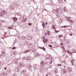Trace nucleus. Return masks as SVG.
Here are the masks:
<instances>
[{"label": "nucleus", "instance_id": "c03bdc74", "mask_svg": "<svg viewBox=\"0 0 76 76\" xmlns=\"http://www.w3.org/2000/svg\"><path fill=\"white\" fill-rule=\"evenodd\" d=\"M71 63H74V60H73V59H71Z\"/></svg>", "mask_w": 76, "mask_h": 76}, {"label": "nucleus", "instance_id": "69168bd1", "mask_svg": "<svg viewBox=\"0 0 76 76\" xmlns=\"http://www.w3.org/2000/svg\"><path fill=\"white\" fill-rule=\"evenodd\" d=\"M7 69V67H5V68H4V70H6Z\"/></svg>", "mask_w": 76, "mask_h": 76}, {"label": "nucleus", "instance_id": "6e6552de", "mask_svg": "<svg viewBox=\"0 0 76 76\" xmlns=\"http://www.w3.org/2000/svg\"><path fill=\"white\" fill-rule=\"evenodd\" d=\"M27 67L28 69H29V70H31V68H32V66L29 64H28L27 66Z\"/></svg>", "mask_w": 76, "mask_h": 76}, {"label": "nucleus", "instance_id": "09e8293b", "mask_svg": "<svg viewBox=\"0 0 76 76\" xmlns=\"http://www.w3.org/2000/svg\"><path fill=\"white\" fill-rule=\"evenodd\" d=\"M12 50H16V47H14L12 48Z\"/></svg>", "mask_w": 76, "mask_h": 76}, {"label": "nucleus", "instance_id": "1a4fd4ad", "mask_svg": "<svg viewBox=\"0 0 76 76\" xmlns=\"http://www.w3.org/2000/svg\"><path fill=\"white\" fill-rule=\"evenodd\" d=\"M18 61H19L18 58H15L14 60V62L15 63V64H18Z\"/></svg>", "mask_w": 76, "mask_h": 76}, {"label": "nucleus", "instance_id": "dca6fc26", "mask_svg": "<svg viewBox=\"0 0 76 76\" xmlns=\"http://www.w3.org/2000/svg\"><path fill=\"white\" fill-rule=\"evenodd\" d=\"M20 71V69H18V67L15 69V71L16 72H19Z\"/></svg>", "mask_w": 76, "mask_h": 76}, {"label": "nucleus", "instance_id": "58836bf2", "mask_svg": "<svg viewBox=\"0 0 76 76\" xmlns=\"http://www.w3.org/2000/svg\"><path fill=\"white\" fill-rule=\"evenodd\" d=\"M8 28L9 29H13V28H12L11 27H8Z\"/></svg>", "mask_w": 76, "mask_h": 76}, {"label": "nucleus", "instance_id": "4c0bfd02", "mask_svg": "<svg viewBox=\"0 0 76 76\" xmlns=\"http://www.w3.org/2000/svg\"><path fill=\"white\" fill-rule=\"evenodd\" d=\"M63 36L62 34H61V35H59L58 37H60V38H61V37H62Z\"/></svg>", "mask_w": 76, "mask_h": 76}, {"label": "nucleus", "instance_id": "4468645a", "mask_svg": "<svg viewBox=\"0 0 76 76\" xmlns=\"http://www.w3.org/2000/svg\"><path fill=\"white\" fill-rule=\"evenodd\" d=\"M15 16H20L21 15V14L20 12H16L15 13Z\"/></svg>", "mask_w": 76, "mask_h": 76}, {"label": "nucleus", "instance_id": "ddd939ff", "mask_svg": "<svg viewBox=\"0 0 76 76\" xmlns=\"http://www.w3.org/2000/svg\"><path fill=\"white\" fill-rule=\"evenodd\" d=\"M2 53L3 54V57H5V56H6V53H5V50H2Z\"/></svg>", "mask_w": 76, "mask_h": 76}, {"label": "nucleus", "instance_id": "f03ea898", "mask_svg": "<svg viewBox=\"0 0 76 76\" xmlns=\"http://www.w3.org/2000/svg\"><path fill=\"white\" fill-rule=\"evenodd\" d=\"M65 18H66V19H67L66 20L67 21H68L69 22H71L72 23H74V21H72V20H70V19H71V18H70V17H66Z\"/></svg>", "mask_w": 76, "mask_h": 76}, {"label": "nucleus", "instance_id": "0eeeda50", "mask_svg": "<svg viewBox=\"0 0 76 76\" xmlns=\"http://www.w3.org/2000/svg\"><path fill=\"white\" fill-rule=\"evenodd\" d=\"M40 66L41 67H44L45 66V62L44 61H41L40 63Z\"/></svg>", "mask_w": 76, "mask_h": 76}, {"label": "nucleus", "instance_id": "4be33fe9", "mask_svg": "<svg viewBox=\"0 0 76 76\" xmlns=\"http://www.w3.org/2000/svg\"><path fill=\"white\" fill-rule=\"evenodd\" d=\"M39 48H41V49H42V50H43L44 51H45V48H44V47H39Z\"/></svg>", "mask_w": 76, "mask_h": 76}, {"label": "nucleus", "instance_id": "37998d69", "mask_svg": "<svg viewBox=\"0 0 76 76\" xmlns=\"http://www.w3.org/2000/svg\"><path fill=\"white\" fill-rule=\"evenodd\" d=\"M12 54H13L14 55V56H15V55H16V53L15 52H12Z\"/></svg>", "mask_w": 76, "mask_h": 76}, {"label": "nucleus", "instance_id": "b1692460", "mask_svg": "<svg viewBox=\"0 0 76 76\" xmlns=\"http://www.w3.org/2000/svg\"><path fill=\"white\" fill-rule=\"evenodd\" d=\"M64 12H67V10L66 9V7L64 8Z\"/></svg>", "mask_w": 76, "mask_h": 76}, {"label": "nucleus", "instance_id": "9b49d317", "mask_svg": "<svg viewBox=\"0 0 76 76\" xmlns=\"http://www.w3.org/2000/svg\"><path fill=\"white\" fill-rule=\"evenodd\" d=\"M33 38V37L32 36H28L27 38V39L28 40H31Z\"/></svg>", "mask_w": 76, "mask_h": 76}, {"label": "nucleus", "instance_id": "6ab92c4d", "mask_svg": "<svg viewBox=\"0 0 76 76\" xmlns=\"http://www.w3.org/2000/svg\"><path fill=\"white\" fill-rule=\"evenodd\" d=\"M58 3H59L62 4L63 2V0H58Z\"/></svg>", "mask_w": 76, "mask_h": 76}, {"label": "nucleus", "instance_id": "4d7b16f0", "mask_svg": "<svg viewBox=\"0 0 76 76\" xmlns=\"http://www.w3.org/2000/svg\"><path fill=\"white\" fill-rule=\"evenodd\" d=\"M53 62V60H51L50 61V64H52V63Z\"/></svg>", "mask_w": 76, "mask_h": 76}, {"label": "nucleus", "instance_id": "a18cd8bd", "mask_svg": "<svg viewBox=\"0 0 76 76\" xmlns=\"http://www.w3.org/2000/svg\"><path fill=\"white\" fill-rule=\"evenodd\" d=\"M2 75L3 76H5V72H3L2 73Z\"/></svg>", "mask_w": 76, "mask_h": 76}, {"label": "nucleus", "instance_id": "423d86ee", "mask_svg": "<svg viewBox=\"0 0 76 76\" xmlns=\"http://www.w3.org/2000/svg\"><path fill=\"white\" fill-rule=\"evenodd\" d=\"M13 4L15 6V7H16V8H17V7H18L19 6V5L16 2L13 3Z\"/></svg>", "mask_w": 76, "mask_h": 76}, {"label": "nucleus", "instance_id": "c9c22d12", "mask_svg": "<svg viewBox=\"0 0 76 76\" xmlns=\"http://www.w3.org/2000/svg\"><path fill=\"white\" fill-rule=\"evenodd\" d=\"M3 57V54L2 53V54L0 55V58H2Z\"/></svg>", "mask_w": 76, "mask_h": 76}, {"label": "nucleus", "instance_id": "f257e3e1", "mask_svg": "<svg viewBox=\"0 0 76 76\" xmlns=\"http://www.w3.org/2000/svg\"><path fill=\"white\" fill-rule=\"evenodd\" d=\"M7 12L4 10L0 12V17H4V14H7Z\"/></svg>", "mask_w": 76, "mask_h": 76}, {"label": "nucleus", "instance_id": "052dcab7", "mask_svg": "<svg viewBox=\"0 0 76 76\" xmlns=\"http://www.w3.org/2000/svg\"><path fill=\"white\" fill-rule=\"evenodd\" d=\"M2 25V24H1V23H0V28H1V26Z\"/></svg>", "mask_w": 76, "mask_h": 76}, {"label": "nucleus", "instance_id": "a878e982", "mask_svg": "<svg viewBox=\"0 0 76 76\" xmlns=\"http://www.w3.org/2000/svg\"><path fill=\"white\" fill-rule=\"evenodd\" d=\"M37 66H38V65L35 64V67L34 66L33 67V68L34 69H35H35H37Z\"/></svg>", "mask_w": 76, "mask_h": 76}, {"label": "nucleus", "instance_id": "7c9ffc66", "mask_svg": "<svg viewBox=\"0 0 76 76\" xmlns=\"http://www.w3.org/2000/svg\"><path fill=\"white\" fill-rule=\"evenodd\" d=\"M52 12L54 13H55L56 12V9H53L52 10Z\"/></svg>", "mask_w": 76, "mask_h": 76}, {"label": "nucleus", "instance_id": "5701e85b", "mask_svg": "<svg viewBox=\"0 0 76 76\" xmlns=\"http://www.w3.org/2000/svg\"><path fill=\"white\" fill-rule=\"evenodd\" d=\"M42 26L43 27V28H45V23L43 22V24H42Z\"/></svg>", "mask_w": 76, "mask_h": 76}, {"label": "nucleus", "instance_id": "6e6d98bb", "mask_svg": "<svg viewBox=\"0 0 76 76\" xmlns=\"http://www.w3.org/2000/svg\"><path fill=\"white\" fill-rule=\"evenodd\" d=\"M62 48H63V49H64L65 50H66V49H65V48H64V46H62Z\"/></svg>", "mask_w": 76, "mask_h": 76}, {"label": "nucleus", "instance_id": "864d4df0", "mask_svg": "<svg viewBox=\"0 0 76 76\" xmlns=\"http://www.w3.org/2000/svg\"><path fill=\"white\" fill-rule=\"evenodd\" d=\"M64 26V28H66L67 27H68L69 26Z\"/></svg>", "mask_w": 76, "mask_h": 76}, {"label": "nucleus", "instance_id": "9d476101", "mask_svg": "<svg viewBox=\"0 0 76 76\" xmlns=\"http://www.w3.org/2000/svg\"><path fill=\"white\" fill-rule=\"evenodd\" d=\"M18 66L19 68H21V67H23V65L22 64V63H19Z\"/></svg>", "mask_w": 76, "mask_h": 76}, {"label": "nucleus", "instance_id": "e2e57ef3", "mask_svg": "<svg viewBox=\"0 0 76 76\" xmlns=\"http://www.w3.org/2000/svg\"><path fill=\"white\" fill-rule=\"evenodd\" d=\"M25 70H23V71L22 72V73H25Z\"/></svg>", "mask_w": 76, "mask_h": 76}, {"label": "nucleus", "instance_id": "a19ab883", "mask_svg": "<svg viewBox=\"0 0 76 76\" xmlns=\"http://www.w3.org/2000/svg\"><path fill=\"white\" fill-rule=\"evenodd\" d=\"M22 38L24 40H25V39H26V37H22Z\"/></svg>", "mask_w": 76, "mask_h": 76}, {"label": "nucleus", "instance_id": "3c124183", "mask_svg": "<svg viewBox=\"0 0 76 76\" xmlns=\"http://www.w3.org/2000/svg\"><path fill=\"white\" fill-rule=\"evenodd\" d=\"M4 36H5L6 35V34H7V32H4Z\"/></svg>", "mask_w": 76, "mask_h": 76}, {"label": "nucleus", "instance_id": "79ce46f5", "mask_svg": "<svg viewBox=\"0 0 76 76\" xmlns=\"http://www.w3.org/2000/svg\"><path fill=\"white\" fill-rule=\"evenodd\" d=\"M32 23H28V25H29V26H31V25H32Z\"/></svg>", "mask_w": 76, "mask_h": 76}, {"label": "nucleus", "instance_id": "7ed1b4c3", "mask_svg": "<svg viewBox=\"0 0 76 76\" xmlns=\"http://www.w3.org/2000/svg\"><path fill=\"white\" fill-rule=\"evenodd\" d=\"M9 8L11 10H13V9H14L15 8V6L13 4H12V5H11L9 7Z\"/></svg>", "mask_w": 76, "mask_h": 76}, {"label": "nucleus", "instance_id": "603ef678", "mask_svg": "<svg viewBox=\"0 0 76 76\" xmlns=\"http://www.w3.org/2000/svg\"><path fill=\"white\" fill-rule=\"evenodd\" d=\"M25 43L27 45H28V44H29V43H28V42H25Z\"/></svg>", "mask_w": 76, "mask_h": 76}, {"label": "nucleus", "instance_id": "5fc2aeb1", "mask_svg": "<svg viewBox=\"0 0 76 76\" xmlns=\"http://www.w3.org/2000/svg\"><path fill=\"white\" fill-rule=\"evenodd\" d=\"M1 22H2V23H4V22H5V21H4V20H1Z\"/></svg>", "mask_w": 76, "mask_h": 76}, {"label": "nucleus", "instance_id": "f3484780", "mask_svg": "<svg viewBox=\"0 0 76 76\" xmlns=\"http://www.w3.org/2000/svg\"><path fill=\"white\" fill-rule=\"evenodd\" d=\"M30 51H31V50L28 49L24 51V53L26 54V53H28V52H30Z\"/></svg>", "mask_w": 76, "mask_h": 76}, {"label": "nucleus", "instance_id": "2eb2a0df", "mask_svg": "<svg viewBox=\"0 0 76 76\" xmlns=\"http://www.w3.org/2000/svg\"><path fill=\"white\" fill-rule=\"evenodd\" d=\"M48 41V40L47 39H45V40H43V42L47 44V42Z\"/></svg>", "mask_w": 76, "mask_h": 76}, {"label": "nucleus", "instance_id": "a211bd4d", "mask_svg": "<svg viewBox=\"0 0 76 76\" xmlns=\"http://www.w3.org/2000/svg\"><path fill=\"white\" fill-rule=\"evenodd\" d=\"M41 54L39 53H36V54L35 56L36 57H39L41 56Z\"/></svg>", "mask_w": 76, "mask_h": 76}, {"label": "nucleus", "instance_id": "f8f14e48", "mask_svg": "<svg viewBox=\"0 0 76 76\" xmlns=\"http://www.w3.org/2000/svg\"><path fill=\"white\" fill-rule=\"evenodd\" d=\"M67 70L68 72L70 73V72H72V69H71V68L69 67L67 68Z\"/></svg>", "mask_w": 76, "mask_h": 76}, {"label": "nucleus", "instance_id": "aec40b11", "mask_svg": "<svg viewBox=\"0 0 76 76\" xmlns=\"http://www.w3.org/2000/svg\"><path fill=\"white\" fill-rule=\"evenodd\" d=\"M39 70L41 73V72H43V69H42V68H40V69H39Z\"/></svg>", "mask_w": 76, "mask_h": 76}, {"label": "nucleus", "instance_id": "bf43d9fd", "mask_svg": "<svg viewBox=\"0 0 76 76\" xmlns=\"http://www.w3.org/2000/svg\"><path fill=\"white\" fill-rule=\"evenodd\" d=\"M50 3H52V4H50L51 5H52L53 3V1H51L50 2Z\"/></svg>", "mask_w": 76, "mask_h": 76}, {"label": "nucleus", "instance_id": "39448f33", "mask_svg": "<svg viewBox=\"0 0 76 76\" xmlns=\"http://www.w3.org/2000/svg\"><path fill=\"white\" fill-rule=\"evenodd\" d=\"M28 45H29V46H28V48H31V50L34 51V48L33 47L31 46V44H29Z\"/></svg>", "mask_w": 76, "mask_h": 76}, {"label": "nucleus", "instance_id": "2f4dec72", "mask_svg": "<svg viewBox=\"0 0 76 76\" xmlns=\"http://www.w3.org/2000/svg\"><path fill=\"white\" fill-rule=\"evenodd\" d=\"M47 33L48 35H50V31H49V30L48 31Z\"/></svg>", "mask_w": 76, "mask_h": 76}, {"label": "nucleus", "instance_id": "cd10ccee", "mask_svg": "<svg viewBox=\"0 0 76 76\" xmlns=\"http://www.w3.org/2000/svg\"><path fill=\"white\" fill-rule=\"evenodd\" d=\"M11 71V69L10 68L8 69H7V72H9V73H10V72Z\"/></svg>", "mask_w": 76, "mask_h": 76}, {"label": "nucleus", "instance_id": "e433bc0d", "mask_svg": "<svg viewBox=\"0 0 76 76\" xmlns=\"http://www.w3.org/2000/svg\"><path fill=\"white\" fill-rule=\"evenodd\" d=\"M26 20H27V19L25 18V19L23 20V22H26Z\"/></svg>", "mask_w": 76, "mask_h": 76}, {"label": "nucleus", "instance_id": "ea45409f", "mask_svg": "<svg viewBox=\"0 0 76 76\" xmlns=\"http://www.w3.org/2000/svg\"><path fill=\"white\" fill-rule=\"evenodd\" d=\"M70 56H72V54H73V53H72V52H70V53H69Z\"/></svg>", "mask_w": 76, "mask_h": 76}, {"label": "nucleus", "instance_id": "774afa93", "mask_svg": "<svg viewBox=\"0 0 76 76\" xmlns=\"http://www.w3.org/2000/svg\"><path fill=\"white\" fill-rule=\"evenodd\" d=\"M63 52H64V53H66V51L65 50H64V51H63Z\"/></svg>", "mask_w": 76, "mask_h": 76}, {"label": "nucleus", "instance_id": "de8ad7c7", "mask_svg": "<svg viewBox=\"0 0 76 76\" xmlns=\"http://www.w3.org/2000/svg\"><path fill=\"white\" fill-rule=\"evenodd\" d=\"M26 57H23V58L24 60H26Z\"/></svg>", "mask_w": 76, "mask_h": 76}, {"label": "nucleus", "instance_id": "412c9836", "mask_svg": "<svg viewBox=\"0 0 76 76\" xmlns=\"http://www.w3.org/2000/svg\"><path fill=\"white\" fill-rule=\"evenodd\" d=\"M26 60L29 61V60H31V58L30 57H28V58H26Z\"/></svg>", "mask_w": 76, "mask_h": 76}, {"label": "nucleus", "instance_id": "680f3d73", "mask_svg": "<svg viewBox=\"0 0 76 76\" xmlns=\"http://www.w3.org/2000/svg\"><path fill=\"white\" fill-rule=\"evenodd\" d=\"M64 73H66V70H64Z\"/></svg>", "mask_w": 76, "mask_h": 76}, {"label": "nucleus", "instance_id": "473e14b6", "mask_svg": "<svg viewBox=\"0 0 76 76\" xmlns=\"http://www.w3.org/2000/svg\"><path fill=\"white\" fill-rule=\"evenodd\" d=\"M46 64H47V65H48V66H49V65H50V62H46Z\"/></svg>", "mask_w": 76, "mask_h": 76}, {"label": "nucleus", "instance_id": "0e129e2a", "mask_svg": "<svg viewBox=\"0 0 76 76\" xmlns=\"http://www.w3.org/2000/svg\"><path fill=\"white\" fill-rule=\"evenodd\" d=\"M61 45H64H64H63V43H61Z\"/></svg>", "mask_w": 76, "mask_h": 76}, {"label": "nucleus", "instance_id": "338daca9", "mask_svg": "<svg viewBox=\"0 0 76 76\" xmlns=\"http://www.w3.org/2000/svg\"><path fill=\"white\" fill-rule=\"evenodd\" d=\"M47 32H46L45 33V35H46V36H47Z\"/></svg>", "mask_w": 76, "mask_h": 76}, {"label": "nucleus", "instance_id": "c756f323", "mask_svg": "<svg viewBox=\"0 0 76 76\" xmlns=\"http://www.w3.org/2000/svg\"><path fill=\"white\" fill-rule=\"evenodd\" d=\"M54 31L56 33H57L58 32H60V30H59V31L57 30L56 28H55V29L54 30Z\"/></svg>", "mask_w": 76, "mask_h": 76}, {"label": "nucleus", "instance_id": "13d9d810", "mask_svg": "<svg viewBox=\"0 0 76 76\" xmlns=\"http://www.w3.org/2000/svg\"><path fill=\"white\" fill-rule=\"evenodd\" d=\"M69 35H70V36H72V35H73V34L72 33H70L69 34Z\"/></svg>", "mask_w": 76, "mask_h": 76}, {"label": "nucleus", "instance_id": "c85d7f7f", "mask_svg": "<svg viewBox=\"0 0 76 76\" xmlns=\"http://www.w3.org/2000/svg\"><path fill=\"white\" fill-rule=\"evenodd\" d=\"M54 72H55V73H57V72H58V70H57V69H55L54 70Z\"/></svg>", "mask_w": 76, "mask_h": 76}, {"label": "nucleus", "instance_id": "20e7f679", "mask_svg": "<svg viewBox=\"0 0 76 76\" xmlns=\"http://www.w3.org/2000/svg\"><path fill=\"white\" fill-rule=\"evenodd\" d=\"M46 57L47 59L52 60V57L50 55H48V56H46Z\"/></svg>", "mask_w": 76, "mask_h": 76}, {"label": "nucleus", "instance_id": "72a5a7b5", "mask_svg": "<svg viewBox=\"0 0 76 76\" xmlns=\"http://www.w3.org/2000/svg\"><path fill=\"white\" fill-rule=\"evenodd\" d=\"M17 20V18H15V17H14V21L16 22V21Z\"/></svg>", "mask_w": 76, "mask_h": 76}, {"label": "nucleus", "instance_id": "8fccbe9b", "mask_svg": "<svg viewBox=\"0 0 76 76\" xmlns=\"http://www.w3.org/2000/svg\"><path fill=\"white\" fill-rule=\"evenodd\" d=\"M48 46L50 47H51V48H53V46H52V45H49Z\"/></svg>", "mask_w": 76, "mask_h": 76}, {"label": "nucleus", "instance_id": "f704fd0d", "mask_svg": "<svg viewBox=\"0 0 76 76\" xmlns=\"http://www.w3.org/2000/svg\"><path fill=\"white\" fill-rule=\"evenodd\" d=\"M12 76H17V75H16V74L15 73L12 74Z\"/></svg>", "mask_w": 76, "mask_h": 76}, {"label": "nucleus", "instance_id": "bb28decb", "mask_svg": "<svg viewBox=\"0 0 76 76\" xmlns=\"http://www.w3.org/2000/svg\"><path fill=\"white\" fill-rule=\"evenodd\" d=\"M20 16V19H24V17H23V16H21V15Z\"/></svg>", "mask_w": 76, "mask_h": 76}, {"label": "nucleus", "instance_id": "49530a36", "mask_svg": "<svg viewBox=\"0 0 76 76\" xmlns=\"http://www.w3.org/2000/svg\"><path fill=\"white\" fill-rule=\"evenodd\" d=\"M66 52H67L68 53H69V54L70 53V51H69V50H66Z\"/></svg>", "mask_w": 76, "mask_h": 76}, {"label": "nucleus", "instance_id": "393cba45", "mask_svg": "<svg viewBox=\"0 0 76 76\" xmlns=\"http://www.w3.org/2000/svg\"><path fill=\"white\" fill-rule=\"evenodd\" d=\"M56 12L57 13H59V9H58V8L56 9Z\"/></svg>", "mask_w": 76, "mask_h": 76}]
</instances>
